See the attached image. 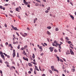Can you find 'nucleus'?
Here are the masks:
<instances>
[{"label":"nucleus","mask_w":76,"mask_h":76,"mask_svg":"<svg viewBox=\"0 0 76 76\" xmlns=\"http://www.w3.org/2000/svg\"><path fill=\"white\" fill-rule=\"evenodd\" d=\"M15 50L14 49L13 50V53L12 54L13 58H14V57H15V56H16V54H15Z\"/></svg>","instance_id":"obj_1"},{"label":"nucleus","mask_w":76,"mask_h":76,"mask_svg":"<svg viewBox=\"0 0 76 76\" xmlns=\"http://www.w3.org/2000/svg\"><path fill=\"white\" fill-rule=\"evenodd\" d=\"M23 58L24 60H26L27 61H28V59L27 58H25V57H23Z\"/></svg>","instance_id":"obj_2"},{"label":"nucleus","mask_w":76,"mask_h":76,"mask_svg":"<svg viewBox=\"0 0 76 76\" xmlns=\"http://www.w3.org/2000/svg\"><path fill=\"white\" fill-rule=\"evenodd\" d=\"M23 1V3H24L25 5H27V4H28V2L26 1L25 0H24Z\"/></svg>","instance_id":"obj_3"},{"label":"nucleus","mask_w":76,"mask_h":76,"mask_svg":"<svg viewBox=\"0 0 76 76\" xmlns=\"http://www.w3.org/2000/svg\"><path fill=\"white\" fill-rule=\"evenodd\" d=\"M42 46H40L39 47V49H40V51H42Z\"/></svg>","instance_id":"obj_4"},{"label":"nucleus","mask_w":76,"mask_h":76,"mask_svg":"<svg viewBox=\"0 0 76 76\" xmlns=\"http://www.w3.org/2000/svg\"><path fill=\"white\" fill-rule=\"evenodd\" d=\"M70 51L71 55H74V52H73V51L71 50H70Z\"/></svg>","instance_id":"obj_5"},{"label":"nucleus","mask_w":76,"mask_h":76,"mask_svg":"<svg viewBox=\"0 0 76 76\" xmlns=\"http://www.w3.org/2000/svg\"><path fill=\"white\" fill-rule=\"evenodd\" d=\"M13 29L14 30H15V31H19V29L17 28V27H14Z\"/></svg>","instance_id":"obj_6"},{"label":"nucleus","mask_w":76,"mask_h":76,"mask_svg":"<svg viewBox=\"0 0 76 76\" xmlns=\"http://www.w3.org/2000/svg\"><path fill=\"white\" fill-rule=\"evenodd\" d=\"M37 18H36L35 19H34V23L36 22V20H37Z\"/></svg>","instance_id":"obj_7"},{"label":"nucleus","mask_w":76,"mask_h":76,"mask_svg":"<svg viewBox=\"0 0 76 76\" xmlns=\"http://www.w3.org/2000/svg\"><path fill=\"white\" fill-rule=\"evenodd\" d=\"M47 34L49 35H51V33H50V32H49V31H48L47 32Z\"/></svg>","instance_id":"obj_8"},{"label":"nucleus","mask_w":76,"mask_h":76,"mask_svg":"<svg viewBox=\"0 0 76 76\" xmlns=\"http://www.w3.org/2000/svg\"><path fill=\"white\" fill-rule=\"evenodd\" d=\"M66 55H68V54H70V53L69 52V50H67V52L66 53Z\"/></svg>","instance_id":"obj_9"},{"label":"nucleus","mask_w":76,"mask_h":76,"mask_svg":"<svg viewBox=\"0 0 76 76\" xmlns=\"http://www.w3.org/2000/svg\"><path fill=\"white\" fill-rule=\"evenodd\" d=\"M70 16L72 20H74V17L73 15H70Z\"/></svg>","instance_id":"obj_10"},{"label":"nucleus","mask_w":76,"mask_h":76,"mask_svg":"<svg viewBox=\"0 0 76 76\" xmlns=\"http://www.w3.org/2000/svg\"><path fill=\"white\" fill-rule=\"evenodd\" d=\"M1 57H2V58H3L4 60V58H4V55H1Z\"/></svg>","instance_id":"obj_11"},{"label":"nucleus","mask_w":76,"mask_h":76,"mask_svg":"<svg viewBox=\"0 0 76 76\" xmlns=\"http://www.w3.org/2000/svg\"><path fill=\"white\" fill-rule=\"evenodd\" d=\"M71 71L73 72H75V69H74L73 68L71 69Z\"/></svg>","instance_id":"obj_12"},{"label":"nucleus","mask_w":76,"mask_h":76,"mask_svg":"<svg viewBox=\"0 0 76 76\" xmlns=\"http://www.w3.org/2000/svg\"><path fill=\"white\" fill-rule=\"evenodd\" d=\"M23 54L24 56H26V53L25 50H23Z\"/></svg>","instance_id":"obj_13"},{"label":"nucleus","mask_w":76,"mask_h":76,"mask_svg":"<svg viewBox=\"0 0 76 76\" xmlns=\"http://www.w3.org/2000/svg\"><path fill=\"white\" fill-rule=\"evenodd\" d=\"M51 67L52 70H53L54 69V66H51Z\"/></svg>","instance_id":"obj_14"},{"label":"nucleus","mask_w":76,"mask_h":76,"mask_svg":"<svg viewBox=\"0 0 76 76\" xmlns=\"http://www.w3.org/2000/svg\"><path fill=\"white\" fill-rule=\"evenodd\" d=\"M28 65L30 67H32V64L31 63H28Z\"/></svg>","instance_id":"obj_15"},{"label":"nucleus","mask_w":76,"mask_h":76,"mask_svg":"<svg viewBox=\"0 0 76 76\" xmlns=\"http://www.w3.org/2000/svg\"><path fill=\"white\" fill-rule=\"evenodd\" d=\"M54 44H58V42L56 40H55L54 41Z\"/></svg>","instance_id":"obj_16"},{"label":"nucleus","mask_w":76,"mask_h":76,"mask_svg":"<svg viewBox=\"0 0 76 76\" xmlns=\"http://www.w3.org/2000/svg\"><path fill=\"white\" fill-rule=\"evenodd\" d=\"M32 57L33 58H35V55L34 53L33 54Z\"/></svg>","instance_id":"obj_17"},{"label":"nucleus","mask_w":76,"mask_h":76,"mask_svg":"<svg viewBox=\"0 0 76 76\" xmlns=\"http://www.w3.org/2000/svg\"><path fill=\"white\" fill-rule=\"evenodd\" d=\"M49 72L51 74H52L53 73V72L52 71H51V70H49Z\"/></svg>","instance_id":"obj_18"},{"label":"nucleus","mask_w":76,"mask_h":76,"mask_svg":"<svg viewBox=\"0 0 76 76\" xmlns=\"http://www.w3.org/2000/svg\"><path fill=\"white\" fill-rule=\"evenodd\" d=\"M65 39H66V40H70V39H69V38H68V37H66L65 38Z\"/></svg>","instance_id":"obj_19"},{"label":"nucleus","mask_w":76,"mask_h":76,"mask_svg":"<svg viewBox=\"0 0 76 76\" xmlns=\"http://www.w3.org/2000/svg\"><path fill=\"white\" fill-rule=\"evenodd\" d=\"M47 28L48 29H51V27L50 26H48L47 27Z\"/></svg>","instance_id":"obj_20"},{"label":"nucleus","mask_w":76,"mask_h":76,"mask_svg":"<svg viewBox=\"0 0 76 76\" xmlns=\"http://www.w3.org/2000/svg\"><path fill=\"white\" fill-rule=\"evenodd\" d=\"M17 48L18 49H20V45H18V46L17 47Z\"/></svg>","instance_id":"obj_21"},{"label":"nucleus","mask_w":76,"mask_h":76,"mask_svg":"<svg viewBox=\"0 0 76 76\" xmlns=\"http://www.w3.org/2000/svg\"><path fill=\"white\" fill-rule=\"evenodd\" d=\"M32 63H33L34 64H35V65H37V63L35 62H32Z\"/></svg>","instance_id":"obj_22"},{"label":"nucleus","mask_w":76,"mask_h":76,"mask_svg":"<svg viewBox=\"0 0 76 76\" xmlns=\"http://www.w3.org/2000/svg\"><path fill=\"white\" fill-rule=\"evenodd\" d=\"M57 58L58 59V61H60V59L59 58V57H58V56H57Z\"/></svg>","instance_id":"obj_23"},{"label":"nucleus","mask_w":76,"mask_h":76,"mask_svg":"<svg viewBox=\"0 0 76 76\" xmlns=\"http://www.w3.org/2000/svg\"><path fill=\"white\" fill-rule=\"evenodd\" d=\"M36 1H37V2H39V3H41V2L40 1L38 0H36Z\"/></svg>","instance_id":"obj_24"},{"label":"nucleus","mask_w":76,"mask_h":76,"mask_svg":"<svg viewBox=\"0 0 76 76\" xmlns=\"http://www.w3.org/2000/svg\"><path fill=\"white\" fill-rule=\"evenodd\" d=\"M26 48H28V46L27 45L24 46V49H25Z\"/></svg>","instance_id":"obj_25"},{"label":"nucleus","mask_w":76,"mask_h":76,"mask_svg":"<svg viewBox=\"0 0 76 76\" xmlns=\"http://www.w3.org/2000/svg\"><path fill=\"white\" fill-rule=\"evenodd\" d=\"M35 5L36 6H39V4H38V3H36Z\"/></svg>","instance_id":"obj_26"},{"label":"nucleus","mask_w":76,"mask_h":76,"mask_svg":"<svg viewBox=\"0 0 76 76\" xmlns=\"http://www.w3.org/2000/svg\"><path fill=\"white\" fill-rule=\"evenodd\" d=\"M56 31H58V28H56Z\"/></svg>","instance_id":"obj_27"},{"label":"nucleus","mask_w":76,"mask_h":76,"mask_svg":"<svg viewBox=\"0 0 76 76\" xmlns=\"http://www.w3.org/2000/svg\"><path fill=\"white\" fill-rule=\"evenodd\" d=\"M49 12V11H48V10H46L45 11V12L46 13H48Z\"/></svg>","instance_id":"obj_28"},{"label":"nucleus","mask_w":76,"mask_h":76,"mask_svg":"<svg viewBox=\"0 0 76 76\" xmlns=\"http://www.w3.org/2000/svg\"><path fill=\"white\" fill-rule=\"evenodd\" d=\"M0 54L1 55V54H3V53L1 51H0Z\"/></svg>","instance_id":"obj_29"},{"label":"nucleus","mask_w":76,"mask_h":76,"mask_svg":"<svg viewBox=\"0 0 76 76\" xmlns=\"http://www.w3.org/2000/svg\"><path fill=\"white\" fill-rule=\"evenodd\" d=\"M0 63H3V61L2 60H0Z\"/></svg>","instance_id":"obj_30"},{"label":"nucleus","mask_w":76,"mask_h":76,"mask_svg":"<svg viewBox=\"0 0 76 76\" xmlns=\"http://www.w3.org/2000/svg\"><path fill=\"white\" fill-rule=\"evenodd\" d=\"M70 4H71L72 6H73V3L72 2H70Z\"/></svg>","instance_id":"obj_31"},{"label":"nucleus","mask_w":76,"mask_h":76,"mask_svg":"<svg viewBox=\"0 0 76 76\" xmlns=\"http://www.w3.org/2000/svg\"><path fill=\"white\" fill-rule=\"evenodd\" d=\"M12 64H15V61H13L12 62Z\"/></svg>","instance_id":"obj_32"},{"label":"nucleus","mask_w":76,"mask_h":76,"mask_svg":"<svg viewBox=\"0 0 76 76\" xmlns=\"http://www.w3.org/2000/svg\"><path fill=\"white\" fill-rule=\"evenodd\" d=\"M0 9H3V7L1 6H0Z\"/></svg>","instance_id":"obj_33"},{"label":"nucleus","mask_w":76,"mask_h":76,"mask_svg":"<svg viewBox=\"0 0 76 76\" xmlns=\"http://www.w3.org/2000/svg\"><path fill=\"white\" fill-rule=\"evenodd\" d=\"M48 10H50V7H49L47 9Z\"/></svg>","instance_id":"obj_34"},{"label":"nucleus","mask_w":76,"mask_h":76,"mask_svg":"<svg viewBox=\"0 0 76 76\" xmlns=\"http://www.w3.org/2000/svg\"><path fill=\"white\" fill-rule=\"evenodd\" d=\"M54 52H56V53H57V50L56 49H55L54 50Z\"/></svg>","instance_id":"obj_35"},{"label":"nucleus","mask_w":76,"mask_h":76,"mask_svg":"<svg viewBox=\"0 0 76 76\" xmlns=\"http://www.w3.org/2000/svg\"><path fill=\"white\" fill-rule=\"evenodd\" d=\"M42 45H43V47H45V45L44 44H43V43H41Z\"/></svg>","instance_id":"obj_36"},{"label":"nucleus","mask_w":76,"mask_h":76,"mask_svg":"<svg viewBox=\"0 0 76 76\" xmlns=\"http://www.w3.org/2000/svg\"><path fill=\"white\" fill-rule=\"evenodd\" d=\"M22 37H26L25 35H24L23 34H22Z\"/></svg>","instance_id":"obj_37"},{"label":"nucleus","mask_w":76,"mask_h":76,"mask_svg":"<svg viewBox=\"0 0 76 76\" xmlns=\"http://www.w3.org/2000/svg\"><path fill=\"white\" fill-rule=\"evenodd\" d=\"M35 67V69H38V67H37V66H34Z\"/></svg>","instance_id":"obj_38"},{"label":"nucleus","mask_w":76,"mask_h":76,"mask_svg":"<svg viewBox=\"0 0 76 76\" xmlns=\"http://www.w3.org/2000/svg\"><path fill=\"white\" fill-rule=\"evenodd\" d=\"M3 54H4V55H5V56H7V55L5 53H4Z\"/></svg>","instance_id":"obj_39"},{"label":"nucleus","mask_w":76,"mask_h":76,"mask_svg":"<svg viewBox=\"0 0 76 76\" xmlns=\"http://www.w3.org/2000/svg\"><path fill=\"white\" fill-rule=\"evenodd\" d=\"M55 46L56 47H58V43H57L56 44V45H55Z\"/></svg>","instance_id":"obj_40"},{"label":"nucleus","mask_w":76,"mask_h":76,"mask_svg":"<svg viewBox=\"0 0 76 76\" xmlns=\"http://www.w3.org/2000/svg\"><path fill=\"white\" fill-rule=\"evenodd\" d=\"M24 48H22L20 49V50H24Z\"/></svg>","instance_id":"obj_41"},{"label":"nucleus","mask_w":76,"mask_h":76,"mask_svg":"<svg viewBox=\"0 0 76 76\" xmlns=\"http://www.w3.org/2000/svg\"><path fill=\"white\" fill-rule=\"evenodd\" d=\"M0 73H1V74H2V73H3V72H2V71L0 70Z\"/></svg>","instance_id":"obj_42"},{"label":"nucleus","mask_w":76,"mask_h":76,"mask_svg":"<svg viewBox=\"0 0 76 76\" xmlns=\"http://www.w3.org/2000/svg\"><path fill=\"white\" fill-rule=\"evenodd\" d=\"M9 4H5L4 6H8Z\"/></svg>","instance_id":"obj_43"},{"label":"nucleus","mask_w":76,"mask_h":76,"mask_svg":"<svg viewBox=\"0 0 76 76\" xmlns=\"http://www.w3.org/2000/svg\"><path fill=\"white\" fill-rule=\"evenodd\" d=\"M24 34L25 35V36H27V33H24Z\"/></svg>","instance_id":"obj_44"},{"label":"nucleus","mask_w":76,"mask_h":76,"mask_svg":"<svg viewBox=\"0 0 76 76\" xmlns=\"http://www.w3.org/2000/svg\"><path fill=\"white\" fill-rule=\"evenodd\" d=\"M61 41H62V42H63V41H64L63 39L62 38H61Z\"/></svg>","instance_id":"obj_45"},{"label":"nucleus","mask_w":76,"mask_h":76,"mask_svg":"<svg viewBox=\"0 0 76 76\" xmlns=\"http://www.w3.org/2000/svg\"><path fill=\"white\" fill-rule=\"evenodd\" d=\"M34 73L35 75H36L37 74V72H36V71H35V70L34 71Z\"/></svg>","instance_id":"obj_46"},{"label":"nucleus","mask_w":76,"mask_h":76,"mask_svg":"<svg viewBox=\"0 0 76 76\" xmlns=\"http://www.w3.org/2000/svg\"><path fill=\"white\" fill-rule=\"evenodd\" d=\"M5 45H8V43L7 42H6L5 43Z\"/></svg>","instance_id":"obj_47"},{"label":"nucleus","mask_w":76,"mask_h":76,"mask_svg":"<svg viewBox=\"0 0 76 76\" xmlns=\"http://www.w3.org/2000/svg\"><path fill=\"white\" fill-rule=\"evenodd\" d=\"M5 64H9V63L7 62V61L5 62Z\"/></svg>","instance_id":"obj_48"},{"label":"nucleus","mask_w":76,"mask_h":76,"mask_svg":"<svg viewBox=\"0 0 76 76\" xmlns=\"http://www.w3.org/2000/svg\"><path fill=\"white\" fill-rule=\"evenodd\" d=\"M17 57H19V53H17Z\"/></svg>","instance_id":"obj_49"},{"label":"nucleus","mask_w":76,"mask_h":76,"mask_svg":"<svg viewBox=\"0 0 76 76\" xmlns=\"http://www.w3.org/2000/svg\"><path fill=\"white\" fill-rule=\"evenodd\" d=\"M49 49L50 50H51V49H53V48L50 47V48H49Z\"/></svg>","instance_id":"obj_50"},{"label":"nucleus","mask_w":76,"mask_h":76,"mask_svg":"<svg viewBox=\"0 0 76 76\" xmlns=\"http://www.w3.org/2000/svg\"><path fill=\"white\" fill-rule=\"evenodd\" d=\"M16 34H17V35H18V37H19V34H18V33L17 32H16Z\"/></svg>","instance_id":"obj_51"},{"label":"nucleus","mask_w":76,"mask_h":76,"mask_svg":"<svg viewBox=\"0 0 76 76\" xmlns=\"http://www.w3.org/2000/svg\"><path fill=\"white\" fill-rule=\"evenodd\" d=\"M41 56H43V55H44V53H42L41 54H40Z\"/></svg>","instance_id":"obj_52"},{"label":"nucleus","mask_w":76,"mask_h":76,"mask_svg":"<svg viewBox=\"0 0 76 76\" xmlns=\"http://www.w3.org/2000/svg\"><path fill=\"white\" fill-rule=\"evenodd\" d=\"M13 44H16V42H13Z\"/></svg>","instance_id":"obj_53"},{"label":"nucleus","mask_w":76,"mask_h":76,"mask_svg":"<svg viewBox=\"0 0 76 76\" xmlns=\"http://www.w3.org/2000/svg\"><path fill=\"white\" fill-rule=\"evenodd\" d=\"M27 30H28V31H29L30 30V29H29V28H27Z\"/></svg>","instance_id":"obj_54"},{"label":"nucleus","mask_w":76,"mask_h":76,"mask_svg":"<svg viewBox=\"0 0 76 76\" xmlns=\"http://www.w3.org/2000/svg\"><path fill=\"white\" fill-rule=\"evenodd\" d=\"M7 67H10V66L8 64L7 65Z\"/></svg>","instance_id":"obj_55"},{"label":"nucleus","mask_w":76,"mask_h":76,"mask_svg":"<svg viewBox=\"0 0 76 76\" xmlns=\"http://www.w3.org/2000/svg\"><path fill=\"white\" fill-rule=\"evenodd\" d=\"M52 45H53V46H56V45H55L54 43H53L52 44Z\"/></svg>","instance_id":"obj_56"},{"label":"nucleus","mask_w":76,"mask_h":76,"mask_svg":"<svg viewBox=\"0 0 76 76\" xmlns=\"http://www.w3.org/2000/svg\"><path fill=\"white\" fill-rule=\"evenodd\" d=\"M0 46L1 47H3V45L1 44L0 45Z\"/></svg>","instance_id":"obj_57"},{"label":"nucleus","mask_w":76,"mask_h":76,"mask_svg":"<svg viewBox=\"0 0 76 76\" xmlns=\"http://www.w3.org/2000/svg\"><path fill=\"white\" fill-rule=\"evenodd\" d=\"M68 44H70V43H71V42H70V41H69L68 42Z\"/></svg>","instance_id":"obj_58"},{"label":"nucleus","mask_w":76,"mask_h":76,"mask_svg":"<svg viewBox=\"0 0 76 76\" xmlns=\"http://www.w3.org/2000/svg\"><path fill=\"white\" fill-rule=\"evenodd\" d=\"M4 26L5 27H7V25H6V24H5V25H4Z\"/></svg>","instance_id":"obj_59"},{"label":"nucleus","mask_w":76,"mask_h":76,"mask_svg":"<svg viewBox=\"0 0 76 76\" xmlns=\"http://www.w3.org/2000/svg\"><path fill=\"white\" fill-rule=\"evenodd\" d=\"M29 74H31V71H29L28 72Z\"/></svg>","instance_id":"obj_60"},{"label":"nucleus","mask_w":76,"mask_h":76,"mask_svg":"<svg viewBox=\"0 0 76 76\" xmlns=\"http://www.w3.org/2000/svg\"><path fill=\"white\" fill-rule=\"evenodd\" d=\"M7 58H10V56H9V55H7Z\"/></svg>","instance_id":"obj_61"},{"label":"nucleus","mask_w":76,"mask_h":76,"mask_svg":"<svg viewBox=\"0 0 76 76\" xmlns=\"http://www.w3.org/2000/svg\"><path fill=\"white\" fill-rule=\"evenodd\" d=\"M12 67L13 69H15V66H12Z\"/></svg>","instance_id":"obj_62"},{"label":"nucleus","mask_w":76,"mask_h":76,"mask_svg":"<svg viewBox=\"0 0 76 76\" xmlns=\"http://www.w3.org/2000/svg\"><path fill=\"white\" fill-rule=\"evenodd\" d=\"M42 76H45V74H43L42 75Z\"/></svg>","instance_id":"obj_63"},{"label":"nucleus","mask_w":76,"mask_h":76,"mask_svg":"<svg viewBox=\"0 0 76 76\" xmlns=\"http://www.w3.org/2000/svg\"><path fill=\"white\" fill-rule=\"evenodd\" d=\"M43 1L44 2H46V0H43Z\"/></svg>","instance_id":"obj_64"}]
</instances>
